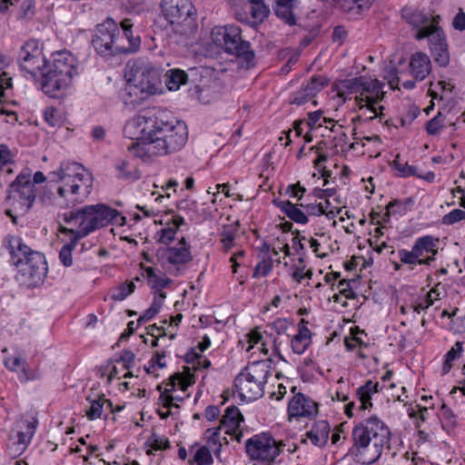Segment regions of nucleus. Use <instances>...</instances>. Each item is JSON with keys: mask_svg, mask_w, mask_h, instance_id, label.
Here are the masks:
<instances>
[{"mask_svg": "<svg viewBox=\"0 0 465 465\" xmlns=\"http://www.w3.org/2000/svg\"><path fill=\"white\" fill-rule=\"evenodd\" d=\"M123 132L129 139L140 140V143H132L128 150L143 162L181 151L189 135L184 122L164 120L150 114L134 115L126 121Z\"/></svg>", "mask_w": 465, "mask_h": 465, "instance_id": "f257e3e1", "label": "nucleus"}, {"mask_svg": "<svg viewBox=\"0 0 465 465\" xmlns=\"http://www.w3.org/2000/svg\"><path fill=\"white\" fill-rule=\"evenodd\" d=\"M384 86V83L367 75L339 80L333 85L334 106L342 105L348 94H354V110L360 119L371 121L379 118L381 121L385 115L382 104Z\"/></svg>", "mask_w": 465, "mask_h": 465, "instance_id": "f03ea898", "label": "nucleus"}, {"mask_svg": "<svg viewBox=\"0 0 465 465\" xmlns=\"http://www.w3.org/2000/svg\"><path fill=\"white\" fill-rule=\"evenodd\" d=\"M48 178L58 186L55 193L44 190L42 201L45 205L73 206L84 202L91 193L92 173L78 163L63 162L58 169L48 173Z\"/></svg>", "mask_w": 465, "mask_h": 465, "instance_id": "7ed1b4c3", "label": "nucleus"}, {"mask_svg": "<svg viewBox=\"0 0 465 465\" xmlns=\"http://www.w3.org/2000/svg\"><path fill=\"white\" fill-rule=\"evenodd\" d=\"M64 225L60 226V232L81 240L96 230L110 224L123 226L125 217L119 211L104 203L85 205L76 211L64 213Z\"/></svg>", "mask_w": 465, "mask_h": 465, "instance_id": "20e7f679", "label": "nucleus"}, {"mask_svg": "<svg viewBox=\"0 0 465 465\" xmlns=\"http://www.w3.org/2000/svg\"><path fill=\"white\" fill-rule=\"evenodd\" d=\"M10 254V263L15 267V280L24 287L35 288L42 284L48 267L45 255L27 246L22 238L7 235L3 241Z\"/></svg>", "mask_w": 465, "mask_h": 465, "instance_id": "39448f33", "label": "nucleus"}, {"mask_svg": "<svg viewBox=\"0 0 465 465\" xmlns=\"http://www.w3.org/2000/svg\"><path fill=\"white\" fill-rule=\"evenodd\" d=\"M353 453L358 462L370 465L377 461L391 440L390 428L377 416L357 423L352 430Z\"/></svg>", "mask_w": 465, "mask_h": 465, "instance_id": "423d86ee", "label": "nucleus"}, {"mask_svg": "<svg viewBox=\"0 0 465 465\" xmlns=\"http://www.w3.org/2000/svg\"><path fill=\"white\" fill-rule=\"evenodd\" d=\"M118 24L108 18L96 26L92 44L94 50L102 56L136 51L141 44L139 36H133L130 20L124 19Z\"/></svg>", "mask_w": 465, "mask_h": 465, "instance_id": "0eeeda50", "label": "nucleus"}, {"mask_svg": "<svg viewBox=\"0 0 465 465\" xmlns=\"http://www.w3.org/2000/svg\"><path fill=\"white\" fill-rule=\"evenodd\" d=\"M77 74L75 59L66 51L53 54L52 62L40 74L42 90L52 97H59L67 93Z\"/></svg>", "mask_w": 465, "mask_h": 465, "instance_id": "6e6552de", "label": "nucleus"}, {"mask_svg": "<svg viewBox=\"0 0 465 465\" xmlns=\"http://www.w3.org/2000/svg\"><path fill=\"white\" fill-rule=\"evenodd\" d=\"M270 358L250 362L234 379V394L242 401L250 402L262 398L264 386L272 371Z\"/></svg>", "mask_w": 465, "mask_h": 465, "instance_id": "1a4fd4ad", "label": "nucleus"}, {"mask_svg": "<svg viewBox=\"0 0 465 465\" xmlns=\"http://www.w3.org/2000/svg\"><path fill=\"white\" fill-rule=\"evenodd\" d=\"M124 92L129 98L127 103L140 104L152 95L163 93L161 72L150 64L132 67L125 74Z\"/></svg>", "mask_w": 465, "mask_h": 465, "instance_id": "9d476101", "label": "nucleus"}, {"mask_svg": "<svg viewBox=\"0 0 465 465\" xmlns=\"http://www.w3.org/2000/svg\"><path fill=\"white\" fill-rule=\"evenodd\" d=\"M440 240L430 234L418 237L411 249H399L398 258L409 270L428 266L436 260Z\"/></svg>", "mask_w": 465, "mask_h": 465, "instance_id": "9b49d317", "label": "nucleus"}, {"mask_svg": "<svg viewBox=\"0 0 465 465\" xmlns=\"http://www.w3.org/2000/svg\"><path fill=\"white\" fill-rule=\"evenodd\" d=\"M162 12L170 25L182 34L194 25L196 11L190 0H163Z\"/></svg>", "mask_w": 465, "mask_h": 465, "instance_id": "f8f14e48", "label": "nucleus"}, {"mask_svg": "<svg viewBox=\"0 0 465 465\" xmlns=\"http://www.w3.org/2000/svg\"><path fill=\"white\" fill-rule=\"evenodd\" d=\"M285 445L277 441L270 433L262 432L253 435L246 440L248 456L253 460L271 464L282 451Z\"/></svg>", "mask_w": 465, "mask_h": 465, "instance_id": "ddd939ff", "label": "nucleus"}, {"mask_svg": "<svg viewBox=\"0 0 465 465\" xmlns=\"http://www.w3.org/2000/svg\"><path fill=\"white\" fill-rule=\"evenodd\" d=\"M18 63L25 77L36 80L46 67L41 44L34 39L25 42L19 51Z\"/></svg>", "mask_w": 465, "mask_h": 465, "instance_id": "4468645a", "label": "nucleus"}, {"mask_svg": "<svg viewBox=\"0 0 465 465\" xmlns=\"http://www.w3.org/2000/svg\"><path fill=\"white\" fill-rule=\"evenodd\" d=\"M193 260L191 245L182 236L178 242L167 247L163 252V262L166 269L178 274Z\"/></svg>", "mask_w": 465, "mask_h": 465, "instance_id": "2eb2a0df", "label": "nucleus"}, {"mask_svg": "<svg viewBox=\"0 0 465 465\" xmlns=\"http://www.w3.org/2000/svg\"><path fill=\"white\" fill-rule=\"evenodd\" d=\"M195 382L194 375L190 372L176 373L165 385L159 397L160 402L171 403L174 409L179 407L178 402L184 399L188 387Z\"/></svg>", "mask_w": 465, "mask_h": 465, "instance_id": "dca6fc26", "label": "nucleus"}, {"mask_svg": "<svg viewBox=\"0 0 465 465\" xmlns=\"http://www.w3.org/2000/svg\"><path fill=\"white\" fill-rule=\"evenodd\" d=\"M210 38L213 45L228 54L237 52L243 41L241 28L234 25L214 26L211 30Z\"/></svg>", "mask_w": 465, "mask_h": 465, "instance_id": "f3484780", "label": "nucleus"}, {"mask_svg": "<svg viewBox=\"0 0 465 465\" xmlns=\"http://www.w3.org/2000/svg\"><path fill=\"white\" fill-rule=\"evenodd\" d=\"M275 339L271 333L261 327H255L250 330L240 341L242 348L246 352L254 354L261 352L268 355L270 351L274 350Z\"/></svg>", "mask_w": 465, "mask_h": 465, "instance_id": "a211bd4d", "label": "nucleus"}, {"mask_svg": "<svg viewBox=\"0 0 465 465\" xmlns=\"http://www.w3.org/2000/svg\"><path fill=\"white\" fill-rule=\"evenodd\" d=\"M416 39L421 40L429 38L430 50L435 60L440 66H446L450 62V54L446 43V37L441 28L430 27V29L422 30L415 35Z\"/></svg>", "mask_w": 465, "mask_h": 465, "instance_id": "6ab92c4d", "label": "nucleus"}, {"mask_svg": "<svg viewBox=\"0 0 465 465\" xmlns=\"http://www.w3.org/2000/svg\"><path fill=\"white\" fill-rule=\"evenodd\" d=\"M14 198H17L25 211L29 210L36 198V187L31 181L29 173H21L11 184Z\"/></svg>", "mask_w": 465, "mask_h": 465, "instance_id": "aec40b11", "label": "nucleus"}, {"mask_svg": "<svg viewBox=\"0 0 465 465\" xmlns=\"http://www.w3.org/2000/svg\"><path fill=\"white\" fill-rule=\"evenodd\" d=\"M11 81L12 78L7 73L0 74V121L15 124L17 122V114L11 106L15 105V102L7 99L12 92Z\"/></svg>", "mask_w": 465, "mask_h": 465, "instance_id": "412c9836", "label": "nucleus"}, {"mask_svg": "<svg viewBox=\"0 0 465 465\" xmlns=\"http://www.w3.org/2000/svg\"><path fill=\"white\" fill-rule=\"evenodd\" d=\"M161 228L155 238L158 242L169 245L176 237L178 229L184 224V219L173 212L166 213L159 221Z\"/></svg>", "mask_w": 465, "mask_h": 465, "instance_id": "4be33fe9", "label": "nucleus"}, {"mask_svg": "<svg viewBox=\"0 0 465 465\" xmlns=\"http://www.w3.org/2000/svg\"><path fill=\"white\" fill-rule=\"evenodd\" d=\"M317 413V403L302 393L295 394L289 401L288 414L291 418H312Z\"/></svg>", "mask_w": 465, "mask_h": 465, "instance_id": "5701e85b", "label": "nucleus"}, {"mask_svg": "<svg viewBox=\"0 0 465 465\" xmlns=\"http://www.w3.org/2000/svg\"><path fill=\"white\" fill-rule=\"evenodd\" d=\"M244 422V418L240 410L235 406H229L225 409L224 414L221 420V430H224L225 434H228L232 439L240 440L242 433V425Z\"/></svg>", "mask_w": 465, "mask_h": 465, "instance_id": "b1692460", "label": "nucleus"}, {"mask_svg": "<svg viewBox=\"0 0 465 465\" xmlns=\"http://www.w3.org/2000/svg\"><path fill=\"white\" fill-rule=\"evenodd\" d=\"M281 252L284 254L283 259L291 255V250L288 243L278 240L272 246V253L264 256L256 265L254 275L258 277L267 276L272 270L273 257H276L277 262H281V258L278 257Z\"/></svg>", "mask_w": 465, "mask_h": 465, "instance_id": "393cba45", "label": "nucleus"}, {"mask_svg": "<svg viewBox=\"0 0 465 465\" xmlns=\"http://www.w3.org/2000/svg\"><path fill=\"white\" fill-rule=\"evenodd\" d=\"M402 17L407 23L417 28L416 35L422 30L430 29V27H439V15H432L429 17L421 12L405 8L402 10Z\"/></svg>", "mask_w": 465, "mask_h": 465, "instance_id": "a878e982", "label": "nucleus"}, {"mask_svg": "<svg viewBox=\"0 0 465 465\" xmlns=\"http://www.w3.org/2000/svg\"><path fill=\"white\" fill-rule=\"evenodd\" d=\"M331 427L326 420H317L312 423L302 441H309L312 445L322 448L328 442Z\"/></svg>", "mask_w": 465, "mask_h": 465, "instance_id": "bb28decb", "label": "nucleus"}, {"mask_svg": "<svg viewBox=\"0 0 465 465\" xmlns=\"http://www.w3.org/2000/svg\"><path fill=\"white\" fill-rule=\"evenodd\" d=\"M211 346V340L207 335H204L197 346L193 348L186 354V361L191 363L193 368L197 371L206 370L211 366V361L202 355L203 351Z\"/></svg>", "mask_w": 465, "mask_h": 465, "instance_id": "cd10ccee", "label": "nucleus"}, {"mask_svg": "<svg viewBox=\"0 0 465 465\" xmlns=\"http://www.w3.org/2000/svg\"><path fill=\"white\" fill-rule=\"evenodd\" d=\"M411 74L417 81L424 80L431 72V62L430 57L420 52L413 54L409 63Z\"/></svg>", "mask_w": 465, "mask_h": 465, "instance_id": "c85d7f7f", "label": "nucleus"}, {"mask_svg": "<svg viewBox=\"0 0 465 465\" xmlns=\"http://www.w3.org/2000/svg\"><path fill=\"white\" fill-rule=\"evenodd\" d=\"M381 389L382 387L378 381L371 380L358 387L356 390V398L359 401L358 409L360 411H371L373 407L372 397Z\"/></svg>", "mask_w": 465, "mask_h": 465, "instance_id": "c756f323", "label": "nucleus"}, {"mask_svg": "<svg viewBox=\"0 0 465 465\" xmlns=\"http://www.w3.org/2000/svg\"><path fill=\"white\" fill-rule=\"evenodd\" d=\"M312 341V332L305 325L304 320L298 324L297 333L291 339V348L298 355L305 352Z\"/></svg>", "mask_w": 465, "mask_h": 465, "instance_id": "7c9ffc66", "label": "nucleus"}, {"mask_svg": "<svg viewBox=\"0 0 465 465\" xmlns=\"http://www.w3.org/2000/svg\"><path fill=\"white\" fill-rule=\"evenodd\" d=\"M87 400L90 403V406L86 410V416L89 420H94L101 419L104 411L107 410L114 411L112 402L107 400L104 395L97 396L94 399L88 397Z\"/></svg>", "mask_w": 465, "mask_h": 465, "instance_id": "2f4dec72", "label": "nucleus"}, {"mask_svg": "<svg viewBox=\"0 0 465 465\" xmlns=\"http://www.w3.org/2000/svg\"><path fill=\"white\" fill-rule=\"evenodd\" d=\"M116 177L124 181H136L141 177L138 168L127 159H118L114 163Z\"/></svg>", "mask_w": 465, "mask_h": 465, "instance_id": "473e14b6", "label": "nucleus"}, {"mask_svg": "<svg viewBox=\"0 0 465 465\" xmlns=\"http://www.w3.org/2000/svg\"><path fill=\"white\" fill-rule=\"evenodd\" d=\"M221 427H213L205 430L204 438L206 444L211 451L217 457L220 458L221 448L223 444H228V440L221 435Z\"/></svg>", "mask_w": 465, "mask_h": 465, "instance_id": "72a5a7b5", "label": "nucleus"}, {"mask_svg": "<svg viewBox=\"0 0 465 465\" xmlns=\"http://www.w3.org/2000/svg\"><path fill=\"white\" fill-rule=\"evenodd\" d=\"M17 444L24 450L32 440L36 430V420H24L16 425Z\"/></svg>", "mask_w": 465, "mask_h": 465, "instance_id": "f704fd0d", "label": "nucleus"}, {"mask_svg": "<svg viewBox=\"0 0 465 465\" xmlns=\"http://www.w3.org/2000/svg\"><path fill=\"white\" fill-rule=\"evenodd\" d=\"M277 206L292 221L300 224L308 223V216L306 215L304 209L302 210L301 208V205L294 204L289 201H281L277 203Z\"/></svg>", "mask_w": 465, "mask_h": 465, "instance_id": "c9c22d12", "label": "nucleus"}, {"mask_svg": "<svg viewBox=\"0 0 465 465\" xmlns=\"http://www.w3.org/2000/svg\"><path fill=\"white\" fill-rule=\"evenodd\" d=\"M328 205H330L329 200L318 203L301 204L307 216L325 215L328 220H332L339 214V210L328 209Z\"/></svg>", "mask_w": 465, "mask_h": 465, "instance_id": "e433bc0d", "label": "nucleus"}, {"mask_svg": "<svg viewBox=\"0 0 465 465\" xmlns=\"http://www.w3.org/2000/svg\"><path fill=\"white\" fill-rule=\"evenodd\" d=\"M145 275L148 280V284L155 291L154 292H163V289L172 282L164 273L153 267H147L145 269Z\"/></svg>", "mask_w": 465, "mask_h": 465, "instance_id": "4c0bfd02", "label": "nucleus"}, {"mask_svg": "<svg viewBox=\"0 0 465 465\" xmlns=\"http://www.w3.org/2000/svg\"><path fill=\"white\" fill-rule=\"evenodd\" d=\"M188 75L181 69H170L166 74L165 85L170 91H177L181 85L185 84Z\"/></svg>", "mask_w": 465, "mask_h": 465, "instance_id": "58836bf2", "label": "nucleus"}, {"mask_svg": "<svg viewBox=\"0 0 465 465\" xmlns=\"http://www.w3.org/2000/svg\"><path fill=\"white\" fill-rule=\"evenodd\" d=\"M190 451L193 455V461L197 465L213 464V452L207 446L195 443L190 448Z\"/></svg>", "mask_w": 465, "mask_h": 465, "instance_id": "ea45409f", "label": "nucleus"}, {"mask_svg": "<svg viewBox=\"0 0 465 465\" xmlns=\"http://www.w3.org/2000/svg\"><path fill=\"white\" fill-rule=\"evenodd\" d=\"M289 274L295 282L302 283L304 280L312 279V271L306 267L302 258H299L297 262L290 267Z\"/></svg>", "mask_w": 465, "mask_h": 465, "instance_id": "a19ab883", "label": "nucleus"}, {"mask_svg": "<svg viewBox=\"0 0 465 465\" xmlns=\"http://www.w3.org/2000/svg\"><path fill=\"white\" fill-rule=\"evenodd\" d=\"M166 294L163 292H154L151 306L139 317V322H146L158 314L163 307Z\"/></svg>", "mask_w": 465, "mask_h": 465, "instance_id": "79ce46f5", "label": "nucleus"}, {"mask_svg": "<svg viewBox=\"0 0 465 465\" xmlns=\"http://www.w3.org/2000/svg\"><path fill=\"white\" fill-rule=\"evenodd\" d=\"M237 49V52H232L231 54H234L238 57L241 65L246 69L253 66L255 54L250 49V44L246 41H242V45H240Z\"/></svg>", "mask_w": 465, "mask_h": 465, "instance_id": "37998d69", "label": "nucleus"}, {"mask_svg": "<svg viewBox=\"0 0 465 465\" xmlns=\"http://www.w3.org/2000/svg\"><path fill=\"white\" fill-rule=\"evenodd\" d=\"M42 114L45 123L51 127H61L65 121L62 110L53 106L45 108L42 111Z\"/></svg>", "mask_w": 465, "mask_h": 465, "instance_id": "c03bdc74", "label": "nucleus"}, {"mask_svg": "<svg viewBox=\"0 0 465 465\" xmlns=\"http://www.w3.org/2000/svg\"><path fill=\"white\" fill-rule=\"evenodd\" d=\"M276 5L274 7V12L276 15L282 20H284L287 24L292 25L294 24V17L292 15V4L294 0H275Z\"/></svg>", "mask_w": 465, "mask_h": 465, "instance_id": "a18cd8bd", "label": "nucleus"}, {"mask_svg": "<svg viewBox=\"0 0 465 465\" xmlns=\"http://www.w3.org/2000/svg\"><path fill=\"white\" fill-rule=\"evenodd\" d=\"M306 123H307V125L310 126L311 128H316V127L322 126V123H324L325 124H331L330 129L332 132H336L337 127H339V128L341 127V125L336 124L334 120H332L331 118H326V117L322 118V112L321 110L310 113L308 114V120ZM326 127H328V125H326Z\"/></svg>", "mask_w": 465, "mask_h": 465, "instance_id": "49530a36", "label": "nucleus"}, {"mask_svg": "<svg viewBox=\"0 0 465 465\" xmlns=\"http://www.w3.org/2000/svg\"><path fill=\"white\" fill-rule=\"evenodd\" d=\"M242 3L250 5V11L254 22H262L269 14V8L263 4L262 0H241Z\"/></svg>", "mask_w": 465, "mask_h": 465, "instance_id": "de8ad7c7", "label": "nucleus"}, {"mask_svg": "<svg viewBox=\"0 0 465 465\" xmlns=\"http://www.w3.org/2000/svg\"><path fill=\"white\" fill-rule=\"evenodd\" d=\"M393 168L398 172L399 176L401 177H411L420 175V172L414 165L409 164L407 162H404L397 156L392 163Z\"/></svg>", "mask_w": 465, "mask_h": 465, "instance_id": "09e8293b", "label": "nucleus"}, {"mask_svg": "<svg viewBox=\"0 0 465 465\" xmlns=\"http://www.w3.org/2000/svg\"><path fill=\"white\" fill-rule=\"evenodd\" d=\"M69 239V242L64 244L59 252V260L62 264L68 267L73 263V251L74 250L76 243L79 240H74L73 236H67Z\"/></svg>", "mask_w": 465, "mask_h": 465, "instance_id": "8fccbe9b", "label": "nucleus"}, {"mask_svg": "<svg viewBox=\"0 0 465 465\" xmlns=\"http://www.w3.org/2000/svg\"><path fill=\"white\" fill-rule=\"evenodd\" d=\"M166 366L165 353L157 351L145 366L147 373L158 376V371Z\"/></svg>", "mask_w": 465, "mask_h": 465, "instance_id": "3c124183", "label": "nucleus"}, {"mask_svg": "<svg viewBox=\"0 0 465 465\" xmlns=\"http://www.w3.org/2000/svg\"><path fill=\"white\" fill-rule=\"evenodd\" d=\"M327 84V79L324 76L318 75L312 77L309 82L302 85V88L307 92V95L312 97Z\"/></svg>", "mask_w": 465, "mask_h": 465, "instance_id": "603ef678", "label": "nucleus"}, {"mask_svg": "<svg viewBox=\"0 0 465 465\" xmlns=\"http://www.w3.org/2000/svg\"><path fill=\"white\" fill-rule=\"evenodd\" d=\"M440 415L443 428L451 430L457 426V415L450 408L447 407L445 404H442L441 412Z\"/></svg>", "mask_w": 465, "mask_h": 465, "instance_id": "864d4df0", "label": "nucleus"}, {"mask_svg": "<svg viewBox=\"0 0 465 465\" xmlns=\"http://www.w3.org/2000/svg\"><path fill=\"white\" fill-rule=\"evenodd\" d=\"M135 284L133 282L123 283L113 290L111 297L114 301H124L134 292Z\"/></svg>", "mask_w": 465, "mask_h": 465, "instance_id": "5fc2aeb1", "label": "nucleus"}, {"mask_svg": "<svg viewBox=\"0 0 465 465\" xmlns=\"http://www.w3.org/2000/svg\"><path fill=\"white\" fill-rule=\"evenodd\" d=\"M24 368L21 369L20 372L18 373V380L21 382H28L31 381L38 380L41 377V372L38 369H34L28 366L27 362L25 361L24 363Z\"/></svg>", "mask_w": 465, "mask_h": 465, "instance_id": "6e6d98bb", "label": "nucleus"}, {"mask_svg": "<svg viewBox=\"0 0 465 465\" xmlns=\"http://www.w3.org/2000/svg\"><path fill=\"white\" fill-rule=\"evenodd\" d=\"M126 369V365L124 361H119L117 363V365H114L112 369V371H110V374H109V377H108V380L109 381H113L114 380H122V379H127V378H131L133 377V374L128 371H125Z\"/></svg>", "mask_w": 465, "mask_h": 465, "instance_id": "4d7b16f0", "label": "nucleus"}, {"mask_svg": "<svg viewBox=\"0 0 465 465\" xmlns=\"http://www.w3.org/2000/svg\"><path fill=\"white\" fill-rule=\"evenodd\" d=\"M406 213V205L400 201H392L386 206V213L384 214V221H388L391 215H403Z\"/></svg>", "mask_w": 465, "mask_h": 465, "instance_id": "13d9d810", "label": "nucleus"}, {"mask_svg": "<svg viewBox=\"0 0 465 465\" xmlns=\"http://www.w3.org/2000/svg\"><path fill=\"white\" fill-rule=\"evenodd\" d=\"M13 163L12 153L5 144H0V170H5L6 173H12L9 167Z\"/></svg>", "mask_w": 465, "mask_h": 465, "instance_id": "bf43d9fd", "label": "nucleus"}, {"mask_svg": "<svg viewBox=\"0 0 465 465\" xmlns=\"http://www.w3.org/2000/svg\"><path fill=\"white\" fill-rule=\"evenodd\" d=\"M25 361L26 360L19 355H11L5 359V365L8 370L18 374Z\"/></svg>", "mask_w": 465, "mask_h": 465, "instance_id": "052dcab7", "label": "nucleus"}, {"mask_svg": "<svg viewBox=\"0 0 465 465\" xmlns=\"http://www.w3.org/2000/svg\"><path fill=\"white\" fill-rule=\"evenodd\" d=\"M462 352V342L457 341L451 349L447 352L445 356V364L444 369L450 370L452 361H454L457 358L460 356Z\"/></svg>", "mask_w": 465, "mask_h": 465, "instance_id": "680f3d73", "label": "nucleus"}, {"mask_svg": "<svg viewBox=\"0 0 465 465\" xmlns=\"http://www.w3.org/2000/svg\"><path fill=\"white\" fill-rule=\"evenodd\" d=\"M444 127L443 117L440 114L430 119L426 126L427 133L430 135L438 134Z\"/></svg>", "mask_w": 465, "mask_h": 465, "instance_id": "e2e57ef3", "label": "nucleus"}, {"mask_svg": "<svg viewBox=\"0 0 465 465\" xmlns=\"http://www.w3.org/2000/svg\"><path fill=\"white\" fill-rule=\"evenodd\" d=\"M465 219V211L453 209L442 217V223L451 225Z\"/></svg>", "mask_w": 465, "mask_h": 465, "instance_id": "0e129e2a", "label": "nucleus"}, {"mask_svg": "<svg viewBox=\"0 0 465 465\" xmlns=\"http://www.w3.org/2000/svg\"><path fill=\"white\" fill-rule=\"evenodd\" d=\"M311 100H312L313 105L317 104V102L313 100V97L312 95H307V92H305L304 89L302 87L301 90H299L293 94L292 104L302 105L308 103Z\"/></svg>", "mask_w": 465, "mask_h": 465, "instance_id": "69168bd1", "label": "nucleus"}, {"mask_svg": "<svg viewBox=\"0 0 465 465\" xmlns=\"http://www.w3.org/2000/svg\"><path fill=\"white\" fill-rule=\"evenodd\" d=\"M303 241H307L310 248L315 253V255L319 258H323L327 255L325 250H323L322 243L315 238L311 237L310 239H306L305 237L302 238Z\"/></svg>", "mask_w": 465, "mask_h": 465, "instance_id": "338daca9", "label": "nucleus"}, {"mask_svg": "<svg viewBox=\"0 0 465 465\" xmlns=\"http://www.w3.org/2000/svg\"><path fill=\"white\" fill-rule=\"evenodd\" d=\"M305 193L306 189L302 186L300 183L290 184L286 188V193L290 197L296 198L297 200H301Z\"/></svg>", "mask_w": 465, "mask_h": 465, "instance_id": "774afa93", "label": "nucleus"}]
</instances>
